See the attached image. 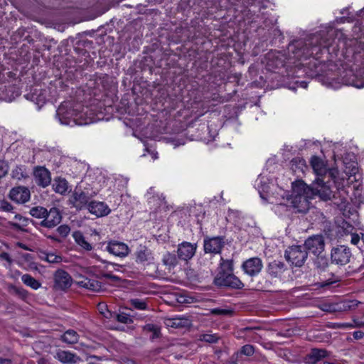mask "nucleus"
Listing matches in <instances>:
<instances>
[{
	"label": "nucleus",
	"mask_w": 364,
	"mask_h": 364,
	"mask_svg": "<svg viewBox=\"0 0 364 364\" xmlns=\"http://www.w3.org/2000/svg\"><path fill=\"white\" fill-rule=\"evenodd\" d=\"M56 116L65 125H86L92 122L82 105L73 102H62L56 111Z\"/></svg>",
	"instance_id": "f257e3e1"
},
{
	"label": "nucleus",
	"mask_w": 364,
	"mask_h": 364,
	"mask_svg": "<svg viewBox=\"0 0 364 364\" xmlns=\"http://www.w3.org/2000/svg\"><path fill=\"white\" fill-rule=\"evenodd\" d=\"M233 259L220 258L217 274L214 278L213 284L219 288L230 289H242L244 284L234 274Z\"/></svg>",
	"instance_id": "f03ea898"
},
{
	"label": "nucleus",
	"mask_w": 364,
	"mask_h": 364,
	"mask_svg": "<svg viewBox=\"0 0 364 364\" xmlns=\"http://www.w3.org/2000/svg\"><path fill=\"white\" fill-rule=\"evenodd\" d=\"M310 164L317 177L331 178L336 191L339 193L343 191L346 193L344 191L345 181L339 177V171L337 168H328L327 161L317 156H313L311 158Z\"/></svg>",
	"instance_id": "7ed1b4c3"
},
{
	"label": "nucleus",
	"mask_w": 364,
	"mask_h": 364,
	"mask_svg": "<svg viewBox=\"0 0 364 364\" xmlns=\"http://www.w3.org/2000/svg\"><path fill=\"white\" fill-rule=\"evenodd\" d=\"M334 185L331 178L317 177L312 184V196H318L323 200L336 198L335 191L332 190ZM333 188L336 189L335 186Z\"/></svg>",
	"instance_id": "20e7f679"
},
{
	"label": "nucleus",
	"mask_w": 364,
	"mask_h": 364,
	"mask_svg": "<svg viewBox=\"0 0 364 364\" xmlns=\"http://www.w3.org/2000/svg\"><path fill=\"white\" fill-rule=\"evenodd\" d=\"M308 257V252L304 246L294 245L289 247L284 252L285 259L295 267L304 265Z\"/></svg>",
	"instance_id": "39448f33"
},
{
	"label": "nucleus",
	"mask_w": 364,
	"mask_h": 364,
	"mask_svg": "<svg viewBox=\"0 0 364 364\" xmlns=\"http://www.w3.org/2000/svg\"><path fill=\"white\" fill-rule=\"evenodd\" d=\"M352 257L350 248L346 245H336L331 249V261L338 266L347 264Z\"/></svg>",
	"instance_id": "423d86ee"
},
{
	"label": "nucleus",
	"mask_w": 364,
	"mask_h": 364,
	"mask_svg": "<svg viewBox=\"0 0 364 364\" xmlns=\"http://www.w3.org/2000/svg\"><path fill=\"white\" fill-rule=\"evenodd\" d=\"M225 239L224 236H205L203 240V250L205 253L214 255L220 253L225 245Z\"/></svg>",
	"instance_id": "0eeeda50"
},
{
	"label": "nucleus",
	"mask_w": 364,
	"mask_h": 364,
	"mask_svg": "<svg viewBox=\"0 0 364 364\" xmlns=\"http://www.w3.org/2000/svg\"><path fill=\"white\" fill-rule=\"evenodd\" d=\"M304 247L306 252H310L314 255H320L324 250L325 241L322 235H316L309 237L306 240Z\"/></svg>",
	"instance_id": "6e6552de"
},
{
	"label": "nucleus",
	"mask_w": 364,
	"mask_h": 364,
	"mask_svg": "<svg viewBox=\"0 0 364 364\" xmlns=\"http://www.w3.org/2000/svg\"><path fill=\"white\" fill-rule=\"evenodd\" d=\"M62 220V215L58 208L53 207L49 210H47V214H45L44 219L41 220L39 225L42 227L51 229L56 227Z\"/></svg>",
	"instance_id": "1a4fd4ad"
},
{
	"label": "nucleus",
	"mask_w": 364,
	"mask_h": 364,
	"mask_svg": "<svg viewBox=\"0 0 364 364\" xmlns=\"http://www.w3.org/2000/svg\"><path fill=\"white\" fill-rule=\"evenodd\" d=\"M312 196L306 195L292 196L291 204L295 213H306L310 208L309 198Z\"/></svg>",
	"instance_id": "9d476101"
},
{
	"label": "nucleus",
	"mask_w": 364,
	"mask_h": 364,
	"mask_svg": "<svg viewBox=\"0 0 364 364\" xmlns=\"http://www.w3.org/2000/svg\"><path fill=\"white\" fill-rule=\"evenodd\" d=\"M263 267L262 259L259 257H252L245 262L242 264V269L245 274L250 277L257 275Z\"/></svg>",
	"instance_id": "9b49d317"
},
{
	"label": "nucleus",
	"mask_w": 364,
	"mask_h": 364,
	"mask_svg": "<svg viewBox=\"0 0 364 364\" xmlns=\"http://www.w3.org/2000/svg\"><path fill=\"white\" fill-rule=\"evenodd\" d=\"M96 193H94V194L88 195L82 190L77 189L76 188L73 193L70 201L77 210H82L83 208L88 205L89 200Z\"/></svg>",
	"instance_id": "f8f14e48"
},
{
	"label": "nucleus",
	"mask_w": 364,
	"mask_h": 364,
	"mask_svg": "<svg viewBox=\"0 0 364 364\" xmlns=\"http://www.w3.org/2000/svg\"><path fill=\"white\" fill-rule=\"evenodd\" d=\"M130 307H124V311H121L120 314L116 315V318H130L135 316L132 308H134L139 310L146 309L147 304L145 301L139 299H133L129 301Z\"/></svg>",
	"instance_id": "ddd939ff"
},
{
	"label": "nucleus",
	"mask_w": 364,
	"mask_h": 364,
	"mask_svg": "<svg viewBox=\"0 0 364 364\" xmlns=\"http://www.w3.org/2000/svg\"><path fill=\"white\" fill-rule=\"evenodd\" d=\"M33 176L38 186L46 188L50 184V172L43 166H36L33 169Z\"/></svg>",
	"instance_id": "4468645a"
},
{
	"label": "nucleus",
	"mask_w": 364,
	"mask_h": 364,
	"mask_svg": "<svg viewBox=\"0 0 364 364\" xmlns=\"http://www.w3.org/2000/svg\"><path fill=\"white\" fill-rule=\"evenodd\" d=\"M21 94L20 89L13 84H0V100L11 102Z\"/></svg>",
	"instance_id": "2eb2a0df"
},
{
	"label": "nucleus",
	"mask_w": 364,
	"mask_h": 364,
	"mask_svg": "<svg viewBox=\"0 0 364 364\" xmlns=\"http://www.w3.org/2000/svg\"><path fill=\"white\" fill-rule=\"evenodd\" d=\"M54 280L55 288L60 290L68 289L73 283L71 276L63 269H58L55 272Z\"/></svg>",
	"instance_id": "dca6fc26"
},
{
	"label": "nucleus",
	"mask_w": 364,
	"mask_h": 364,
	"mask_svg": "<svg viewBox=\"0 0 364 364\" xmlns=\"http://www.w3.org/2000/svg\"><path fill=\"white\" fill-rule=\"evenodd\" d=\"M197 247L196 243L192 244L188 242L179 244L177 249L178 259L184 261L191 259L195 255Z\"/></svg>",
	"instance_id": "f3484780"
},
{
	"label": "nucleus",
	"mask_w": 364,
	"mask_h": 364,
	"mask_svg": "<svg viewBox=\"0 0 364 364\" xmlns=\"http://www.w3.org/2000/svg\"><path fill=\"white\" fill-rule=\"evenodd\" d=\"M31 193L25 186H17L11 188L9 198L17 203H25L30 200Z\"/></svg>",
	"instance_id": "a211bd4d"
},
{
	"label": "nucleus",
	"mask_w": 364,
	"mask_h": 364,
	"mask_svg": "<svg viewBox=\"0 0 364 364\" xmlns=\"http://www.w3.org/2000/svg\"><path fill=\"white\" fill-rule=\"evenodd\" d=\"M330 355L329 352L324 348H313L304 357V362L306 364H316L323 358Z\"/></svg>",
	"instance_id": "6ab92c4d"
},
{
	"label": "nucleus",
	"mask_w": 364,
	"mask_h": 364,
	"mask_svg": "<svg viewBox=\"0 0 364 364\" xmlns=\"http://www.w3.org/2000/svg\"><path fill=\"white\" fill-rule=\"evenodd\" d=\"M106 249L109 253L120 257L127 256L129 250L126 244L115 240L110 241Z\"/></svg>",
	"instance_id": "aec40b11"
},
{
	"label": "nucleus",
	"mask_w": 364,
	"mask_h": 364,
	"mask_svg": "<svg viewBox=\"0 0 364 364\" xmlns=\"http://www.w3.org/2000/svg\"><path fill=\"white\" fill-rule=\"evenodd\" d=\"M87 209L97 217L107 215L110 213V209L103 202L90 201L87 205Z\"/></svg>",
	"instance_id": "412c9836"
},
{
	"label": "nucleus",
	"mask_w": 364,
	"mask_h": 364,
	"mask_svg": "<svg viewBox=\"0 0 364 364\" xmlns=\"http://www.w3.org/2000/svg\"><path fill=\"white\" fill-rule=\"evenodd\" d=\"M287 269L285 264L279 260H274L268 264L267 271L272 277H277Z\"/></svg>",
	"instance_id": "4be33fe9"
},
{
	"label": "nucleus",
	"mask_w": 364,
	"mask_h": 364,
	"mask_svg": "<svg viewBox=\"0 0 364 364\" xmlns=\"http://www.w3.org/2000/svg\"><path fill=\"white\" fill-rule=\"evenodd\" d=\"M293 195H306L312 196V186H307L303 181L299 180L292 183Z\"/></svg>",
	"instance_id": "5701e85b"
},
{
	"label": "nucleus",
	"mask_w": 364,
	"mask_h": 364,
	"mask_svg": "<svg viewBox=\"0 0 364 364\" xmlns=\"http://www.w3.org/2000/svg\"><path fill=\"white\" fill-rule=\"evenodd\" d=\"M136 256V262L138 263L144 264L153 259L151 251L145 245H139Z\"/></svg>",
	"instance_id": "b1692460"
},
{
	"label": "nucleus",
	"mask_w": 364,
	"mask_h": 364,
	"mask_svg": "<svg viewBox=\"0 0 364 364\" xmlns=\"http://www.w3.org/2000/svg\"><path fill=\"white\" fill-rule=\"evenodd\" d=\"M327 326L331 328H353L355 327H363L364 326V320H352V322L346 323H334L328 322Z\"/></svg>",
	"instance_id": "393cba45"
},
{
	"label": "nucleus",
	"mask_w": 364,
	"mask_h": 364,
	"mask_svg": "<svg viewBox=\"0 0 364 364\" xmlns=\"http://www.w3.org/2000/svg\"><path fill=\"white\" fill-rule=\"evenodd\" d=\"M341 203L339 205L341 210H343V215L345 218H350V215L357 216L356 210L352 207V205L346 200V198L342 195Z\"/></svg>",
	"instance_id": "a878e982"
},
{
	"label": "nucleus",
	"mask_w": 364,
	"mask_h": 364,
	"mask_svg": "<svg viewBox=\"0 0 364 364\" xmlns=\"http://www.w3.org/2000/svg\"><path fill=\"white\" fill-rule=\"evenodd\" d=\"M347 157H345L343 161L344 164L343 171L346 176H355L358 172V163L355 161H352L351 159L350 161H347Z\"/></svg>",
	"instance_id": "bb28decb"
},
{
	"label": "nucleus",
	"mask_w": 364,
	"mask_h": 364,
	"mask_svg": "<svg viewBox=\"0 0 364 364\" xmlns=\"http://www.w3.org/2000/svg\"><path fill=\"white\" fill-rule=\"evenodd\" d=\"M73 237L76 243L85 250L90 251L92 249V245L85 240L83 234L80 231H75L73 233Z\"/></svg>",
	"instance_id": "cd10ccee"
},
{
	"label": "nucleus",
	"mask_w": 364,
	"mask_h": 364,
	"mask_svg": "<svg viewBox=\"0 0 364 364\" xmlns=\"http://www.w3.org/2000/svg\"><path fill=\"white\" fill-rule=\"evenodd\" d=\"M192 320H165V324L175 328H188Z\"/></svg>",
	"instance_id": "c85d7f7f"
},
{
	"label": "nucleus",
	"mask_w": 364,
	"mask_h": 364,
	"mask_svg": "<svg viewBox=\"0 0 364 364\" xmlns=\"http://www.w3.org/2000/svg\"><path fill=\"white\" fill-rule=\"evenodd\" d=\"M57 357L59 361L63 364L75 363V354L65 350H61L57 353Z\"/></svg>",
	"instance_id": "c756f323"
},
{
	"label": "nucleus",
	"mask_w": 364,
	"mask_h": 364,
	"mask_svg": "<svg viewBox=\"0 0 364 364\" xmlns=\"http://www.w3.org/2000/svg\"><path fill=\"white\" fill-rule=\"evenodd\" d=\"M80 284L82 287L95 291H100L101 289V282L95 279H90L86 278L84 280L81 281L80 282Z\"/></svg>",
	"instance_id": "7c9ffc66"
},
{
	"label": "nucleus",
	"mask_w": 364,
	"mask_h": 364,
	"mask_svg": "<svg viewBox=\"0 0 364 364\" xmlns=\"http://www.w3.org/2000/svg\"><path fill=\"white\" fill-rule=\"evenodd\" d=\"M8 291L10 294L16 296L21 299H25L28 296V291L22 287H16L14 284L8 286Z\"/></svg>",
	"instance_id": "2f4dec72"
},
{
	"label": "nucleus",
	"mask_w": 364,
	"mask_h": 364,
	"mask_svg": "<svg viewBox=\"0 0 364 364\" xmlns=\"http://www.w3.org/2000/svg\"><path fill=\"white\" fill-rule=\"evenodd\" d=\"M143 330L144 331L152 333V335L150 336V339L151 341H154L156 338H159L161 336V328L158 325L148 323L144 326Z\"/></svg>",
	"instance_id": "473e14b6"
},
{
	"label": "nucleus",
	"mask_w": 364,
	"mask_h": 364,
	"mask_svg": "<svg viewBox=\"0 0 364 364\" xmlns=\"http://www.w3.org/2000/svg\"><path fill=\"white\" fill-rule=\"evenodd\" d=\"M79 336L74 330H68L62 336V341L69 344L77 343Z\"/></svg>",
	"instance_id": "72a5a7b5"
},
{
	"label": "nucleus",
	"mask_w": 364,
	"mask_h": 364,
	"mask_svg": "<svg viewBox=\"0 0 364 364\" xmlns=\"http://www.w3.org/2000/svg\"><path fill=\"white\" fill-rule=\"evenodd\" d=\"M68 188V182L65 179L58 178L54 181L53 189L56 193L65 194Z\"/></svg>",
	"instance_id": "f704fd0d"
},
{
	"label": "nucleus",
	"mask_w": 364,
	"mask_h": 364,
	"mask_svg": "<svg viewBox=\"0 0 364 364\" xmlns=\"http://www.w3.org/2000/svg\"><path fill=\"white\" fill-rule=\"evenodd\" d=\"M21 280L23 284L33 289H38L41 287V283L28 274H23L21 277Z\"/></svg>",
	"instance_id": "c9c22d12"
},
{
	"label": "nucleus",
	"mask_w": 364,
	"mask_h": 364,
	"mask_svg": "<svg viewBox=\"0 0 364 364\" xmlns=\"http://www.w3.org/2000/svg\"><path fill=\"white\" fill-rule=\"evenodd\" d=\"M314 265L318 270L324 271L328 267V259L325 255H316Z\"/></svg>",
	"instance_id": "e433bc0d"
},
{
	"label": "nucleus",
	"mask_w": 364,
	"mask_h": 364,
	"mask_svg": "<svg viewBox=\"0 0 364 364\" xmlns=\"http://www.w3.org/2000/svg\"><path fill=\"white\" fill-rule=\"evenodd\" d=\"M178 255L174 253L167 252L164 255L163 263L169 267H174L178 264Z\"/></svg>",
	"instance_id": "4c0bfd02"
},
{
	"label": "nucleus",
	"mask_w": 364,
	"mask_h": 364,
	"mask_svg": "<svg viewBox=\"0 0 364 364\" xmlns=\"http://www.w3.org/2000/svg\"><path fill=\"white\" fill-rule=\"evenodd\" d=\"M29 213L33 218L44 219L45 214H47V209L43 206H35L30 209Z\"/></svg>",
	"instance_id": "58836bf2"
},
{
	"label": "nucleus",
	"mask_w": 364,
	"mask_h": 364,
	"mask_svg": "<svg viewBox=\"0 0 364 364\" xmlns=\"http://www.w3.org/2000/svg\"><path fill=\"white\" fill-rule=\"evenodd\" d=\"M11 176L13 178L18 180L28 177L27 173L26 172L25 166H16L12 171Z\"/></svg>",
	"instance_id": "ea45409f"
},
{
	"label": "nucleus",
	"mask_w": 364,
	"mask_h": 364,
	"mask_svg": "<svg viewBox=\"0 0 364 364\" xmlns=\"http://www.w3.org/2000/svg\"><path fill=\"white\" fill-rule=\"evenodd\" d=\"M210 312L213 316H221L228 317H232L235 316L234 311L231 309L216 308L212 309Z\"/></svg>",
	"instance_id": "a19ab883"
},
{
	"label": "nucleus",
	"mask_w": 364,
	"mask_h": 364,
	"mask_svg": "<svg viewBox=\"0 0 364 364\" xmlns=\"http://www.w3.org/2000/svg\"><path fill=\"white\" fill-rule=\"evenodd\" d=\"M97 310L105 318H109V316H112L111 312L107 309V304L105 303H100L97 305Z\"/></svg>",
	"instance_id": "79ce46f5"
},
{
	"label": "nucleus",
	"mask_w": 364,
	"mask_h": 364,
	"mask_svg": "<svg viewBox=\"0 0 364 364\" xmlns=\"http://www.w3.org/2000/svg\"><path fill=\"white\" fill-rule=\"evenodd\" d=\"M218 336L216 334H202L200 337V340L209 343H215L218 340Z\"/></svg>",
	"instance_id": "37998d69"
},
{
	"label": "nucleus",
	"mask_w": 364,
	"mask_h": 364,
	"mask_svg": "<svg viewBox=\"0 0 364 364\" xmlns=\"http://www.w3.org/2000/svg\"><path fill=\"white\" fill-rule=\"evenodd\" d=\"M255 353V348L252 345L246 344L243 346L240 350V353L242 355H245L247 356H252Z\"/></svg>",
	"instance_id": "c03bdc74"
},
{
	"label": "nucleus",
	"mask_w": 364,
	"mask_h": 364,
	"mask_svg": "<svg viewBox=\"0 0 364 364\" xmlns=\"http://www.w3.org/2000/svg\"><path fill=\"white\" fill-rule=\"evenodd\" d=\"M9 170V166L7 161L0 159V178L5 177Z\"/></svg>",
	"instance_id": "a18cd8bd"
},
{
	"label": "nucleus",
	"mask_w": 364,
	"mask_h": 364,
	"mask_svg": "<svg viewBox=\"0 0 364 364\" xmlns=\"http://www.w3.org/2000/svg\"><path fill=\"white\" fill-rule=\"evenodd\" d=\"M31 100L36 102L39 108L46 103V97L41 94L38 95L36 93H33Z\"/></svg>",
	"instance_id": "49530a36"
},
{
	"label": "nucleus",
	"mask_w": 364,
	"mask_h": 364,
	"mask_svg": "<svg viewBox=\"0 0 364 364\" xmlns=\"http://www.w3.org/2000/svg\"><path fill=\"white\" fill-rule=\"evenodd\" d=\"M56 230L61 237H66L70 232V228L68 225H61Z\"/></svg>",
	"instance_id": "de8ad7c7"
},
{
	"label": "nucleus",
	"mask_w": 364,
	"mask_h": 364,
	"mask_svg": "<svg viewBox=\"0 0 364 364\" xmlns=\"http://www.w3.org/2000/svg\"><path fill=\"white\" fill-rule=\"evenodd\" d=\"M46 260L49 263H58L62 261V257L53 253H47Z\"/></svg>",
	"instance_id": "09e8293b"
},
{
	"label": "nucleus",
	"mask_w": 364,
	"mask_h": 364,
	"mask_svg": "<svg viewBox=\"0 0 364 364\" xmlns=\"http://www.w3.org/2000/svg\"><path fill=\"white\" fill-rule=\"evenodd\" d=\"M0 209L5 212H11L14 209L13 205L6 200H0Z\"/></svg>",
	"instance_id": "8fccbe9b"
},
{
	"label": "nucleus",
	"mask_w": 364,
	"mask_h": 364,
	"mask_svg": "<svg viewBox=\"0 0 364 364\" xmlns=\"http://www.w3.org/2000/svg\"><path fill=\"white\" fill-rule=\"evenodd\" d=\"M341 227L343 229V231L346 233H351L353 230L354 229L353 225H351L349 222L343 220L341 223Z\"/></svg>",
	"instance_id": "3c124183"
},
{
	"label": "nucleus",
	"mask_w": 364,
	"mask_h": 364,
	"mask_svg": "<svg viewBox=\"0 0 364 364\" xmlns=\"http://www.w3.org/2000/svg\"><path fill=\"white\" fill-rule=\"evenodd\" d=\"M361 237L357 233H351L350 234V242L353 245H358L360 240Z\"/></svg>",
	"instance_id": "603ef678"
},
{
	"label": "nucleus",
	"mask_w": 364,
	"mask_h": 364,
	"mask_svg": "<svg viewBox=\"0 0 364 364\" xmlns=\"http://www.w3.org/2000/svg\"><path fill=\"white\" fill-rule=\"evenodd\" d=\"M321 309L326 312H334L336 311L335 306L331 304H323Z\"/></svg>",
	"instance_id": "864d4df0"
},
{
	"label": "nucleus",
	"mask_w": 364,
	"mask_h": 364,
	"mask_svg": "<svg viewBox=\"0 0 364 364\" xmlns=\"http://www.w3.org/2000/svg\"><path fill=\"white\" fill-rule=\"evenodd\" d=\"M340 279L338 278H336L334 279H328V280H326L323 282H321V287H327V286H329L332 284H334V283H336L338 282H339Z\"/></svg>",
	"instance_id": "5fc2aeb1"
},
{
	"label": "nucleus",
	"mask_w": 364,
	"mask_h": 364,
	"mask_svg": "<svg viewBox=\"0 0 364 364\" xmlns=\"http://www.w3.org/2000/svg\"><path fill=\"white\" fill-rule=\"evenodd\" d=\"M364 336V332L362 331H355L353 332V337L355 340H360Z\"/></svg>",
	"instance_id": "6e6d98bb"
},
{
	"label": "nucleus",
	"mask_w": 364,
	"mask_h": 364,
	"mask_svg": "<svg viewBox=\"0 0 364 364\" xmlns=\"http://www.w3.org/2000/svg\"><path fill=\"white\" fill-rule=\"evenodd\" d=\"M102 277L107 279H110L114 282H118L120 280V278L119 277L112 274L110 273L103 274Z\"/></svg>",
	"instance_id": "4d7b16f0"
},
{
	"label": "nucleus",
	"mask_w": 364,
	"mask_h": 364,
	"mask_svg": "<svg viewBox=\"0 0 364 364\" xmlns=\"http://www.w3.org/2000/svg\"><path fill=\"white\" fill-rule=\"evenodd\" d=\"M0 257L2 259H4L6 261H7L9 263H11L12 262V259L9 255V253L7 252H2L1 255H0Z\"/></svg>",
	"instance_id": "13d9d810"
},
{
	"label": "nucleus",
	"mask_w": 364,
	"mask_h": 364,
	"mask_svg": "<svg viewBox=\"0 0 364 364\" xmlns=\"http://www.w3.org/2000/svg\"><path fill=\"white\" fill-rule=\"evenodd\" d=\"M295 84L297 85V87L306 88L307 87L308 83H307V82L303 81V80L302 81L296 80Z\"/></svg>",
	"instance_id": "bf43d9fd"
},
{
	"label": "nucleus",
	"mask_w": 364,
	"mask_h": 364,
	"mask_svg": "<svg viewBox=\"0 0 364 364\" xmlns=\"http://www.w3.org/2000/svg\"><path fill=\"white\" fill-rule=\"evenodd\" d=\"M15 218L17 219V220H22L23 223H27L28 219L25 218V217H23L22 215H21L20 214H16L15 215Z\"/></svg>",
	"instance_id": "052dcab7"
},
{
	"label": "nucleus",
	"mask_w": 364,
	"mask_h": 364,
	"mask_svg": "<svg viewBox=\"0 0 364 364\" xmlns=\"http://www.w3.org/2000/svg\"><path fill=\"white\" fill-rule=\"evenodd\" d=\"M173 142L174 143L175 146L184 144V141L183 139H173Z\"/></svg>",
	"instance_id": "680f3d73"
},
{
	"label": "nucleus",
	"mask_w": 364,
	"mask_h": 364,
	"mask_svg": "<svg viewBox=\"0 0 364 364\" xmlns=\"http://www.w3.org/2000/svg\"><path fill=\"white\" fill-rule=\"evenodd\" d=\"M10 225L16 230H22V228L18 223H10Z\"/></svg>",
	"instance_id": "e2e57ef3"
},
{
	"label": "nucleus",
	"mask_w": 364,
	"mask_h": 364,
	"mask_svg": "<svg viewBox=\"0 0 364 364\" xmlns=\"http://www.w3.org/2000/svg\"><path fill=\"white\" fill-rule=\"evenodd\" d=\"M11 363V360L8 358H4L0 357V364H9Z\"/></svg>",
	"instance_id": "0e129e2a"
},
{
	"label": "nucleus",
	"mask_w": 364,
	"mask_h": 364,
	"mask_svg": "<svg viewBox=\"0 0 364 364\" xmlns=\"http://www.w3.org/2000/svg\"><path fill=\"white\" fill-rule=\"evenodd\" d=\"M238 352L236 353V358H234V355L231 358V360L228 361V364H237V355Z\"/></svg>",
	"instance_id": "69168bd1"
},
{
	"label": "nucleus",
	"mask_w": 364,
	"mask_h": 364,
	"mask_svg": "<svg viewBox=\"0 0 364 364\" xmlns=\"http://www.w3.org/2000/svg\"><path fill=\"white\" fill-rule=\"evenodd\" d=\"M117 321H119L121 323H127V324H131L134 323V320H117Z\"/></svg>",
	"instance_id": "338daca9"
},
{
	"label": "nucleus",
	"mask_w": 364,
	"mask_h": 364,
	"mask_svg": "<svg viewBox=\"0 0 364 364\" xmlns=\"http://www.w3.org/2000/svg\"><path fill=\"white\" fill-rule=\"evenodd\" d=\"M47 237L54 241H59V240L55 235H48Z\"/></svg>",
	"instance_id": "774afa93"
}]
</instances>
